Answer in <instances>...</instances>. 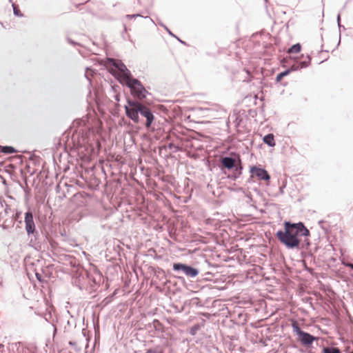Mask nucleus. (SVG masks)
Returning a JSON list of instances; mask_svg holds the SVG:
<instances>
[{"instance_id":"8","label":"nucleus","mask_w":353,"mask_h":353,"mask_svg":"<svg viewBox=\"0 0 353 353\" xmlns=\"http://www.w3.org/2000/svg\"><path fill=\"white\" fill-rule=\"evenodd\" d=\"M251 172L261 180L269 181L270 179L269 174L264 169L253 167Z\"/></svg>"},{"instance_id":"1","label":"nucleus","mask_w":353,"mask_h":353,"mask_svg":"<svg viewBox=\"0 0 353 353\" xmlns=\"http://www.w3.org/2000/svg\"><path fill=\"white\" fill-rule=\"evenodd\" d=\"M309 230L302 223H284V230L276 232V237L281 243L288 248H294L299 246L301 240L299 236H309Z\"/></svg>"},{"instance_id":"10","label":"nucleus","mask_w":353,"mask_h":353,"mask_svg":"<svg viewBox=\"0 0 353 353\" xmlns=\"http://www.w3.org/2000/svg\"><path fill=\"white\" fill-rule=\"evenodd\" d=\"M263 142L269 146L274 147L275 145L274 137L273 134H268L263 137Z\"/></svg>"},{"instance_id":"4","label":"nucleus","mask_w":353,"mask_h":353,"mask_svg":"<svg viewBox=\"0 0 353 353\" xmlns=\"http://www.w3.org/2000/svg\"><path fill=\"white\" fill-rule=\"evenodd\" d=\"M127 86L130 88L131 94L137 99L141 101L146 97L148 91L138 79H133Z\"/></svg>"},{"instance_id":"17","label":"nucleus","mask_w":353,"mask_h":353,"mask_svg":"<svg viewBox=\"0 0 353 353\" xmlns=\"http://www.w3.org/2000/svg\"><path fill=\"white\" fill-rule=\"evenodd\" d=\"M349 266L353 268V264H350Z\"/></svg>"},{"instance_id":"9","label":"nucleus","mask_w":353,"mask_h":353,"mask_svg":"<svg viewBox=\"0 0 353 353\" xmlns=\"http://www.w3.org/2000/svg\"><path fill=\"white\" fill-rule=\"evenodd\" d=\"M221 165L229 170L232 169L235 165V160L230 157H223L221 159Z\"/></svg>"},{"instance_id":"7","label":"nucleus","mask_w":353,"mask_h":353,"mask_svg":"<svg viewBox=\"0 0 353 353\" xmlns=\"http://www.w3.org/2000/svg\"><path fill=\"white\" fill-rule=\"evenodd\" d=\"M25 223L27 232L28 234H32L35 230V225L33 220V215L31 212L26 213Z\"/></svg>"},{"instance_id":"3","label":"nucleus","mask_w":353,"mask_h":353,"mask_svg":"<svg viewBox=\"0 0 353 353\" xmlns=\"http://www.w3.org/2000/svg\"><path fill=\"white\" fill-rule=\"evenodd\" d=\"M113 65L114 68H112L111 72L122 84L127 85L134 79L130 70L121 61H113Z\"/></svg>"},{"instance_id":"13","label":"nucleus","mask_w":353,"mask_h":353,"mask_svg":"<svg viewBox=\"0 0 353 353\" xmlns=\"http://www.w3.org/2000/svg\"><path fill=\"white\" fill-rule=\"evenodd\" d=\"M12 7H13V12H14V15H16L17 17L23 16L21 10H19L17 5H16L15 3H12Z\"/></svg>"},{"instance_id":"16","label":"nucleus","mask_w":353,"mask_h":353,"mask_svg":"<svg viewBox=\"0 0 353 353\" xmlns=\"http://www.w3.org/2000/svg\"><path fill=\"white\" fill-rule=\"evenodd\" d=\"M146 353H163L162 352H156L152 350H148Z\"/></svg>"},{"instance_id":"18","label":"nucleus","mask_w":353,"mask_h":353,"mask_svg":"<svg viewBox=\"0 0 353 353\" xmlns=\"http://www.w3.org/2000/svg\"><path fill=\"white\" fill-rule=\"evenodd\" d=\"M302 64L303 65L302 67H306V65L304 64V63H302Z\"/></svg>"},{"instance_id":"2","label":"nucleus","mask_w":353,"mask_h":353,"mask_svg":"<svg viewBox=\"0 0 353 353\" xmlns=\"http://www.w3.org/2000/svg\"><path fill=\"white\" fill-rule=\"evenodd\" d=\"M124 108L126 116L134 123H138L139 122V114H140L146 119L145 127L147 128H150L154 120V116L148 107L137 101L128 100Z\"/></svg>"},{"instance_id":"6","label":"nucleus","mask_w":353,"mask_h":353,"mask_svg":"<svg viewBox=\"0 0 353 353\" xmlns=\"http://www.w3.org/2000/svg\"><path fill=\"white\" fill-rule=\"evenodd\" d=\"M173 269L174 270H182L186 276L190 277H195L199 274L196 269L182 263H174Z\"/></svg>"},{"instance_id":"11","label":"nucleus","mask_w":353,"mask_h":353,"mask_svg":"<svg viewBox=\"0 0 353 353\" xmlns=\"http://www.w3.org/2000/svg\"><path fill=\"white\" fill-rule=\"evenodd\" d=\"M301 50V46L299 43H296L289 48L288 52L290 54L299 53Z\"/></svg>"},{"instance_id":"14","label":"nucleus","mask_w":353,"mask_h":353,"mask_svg":"<svg viewBox=\"0 0 353 353\" xmlns=\"http://www.w3.org/2000/svg\"><path fill=\"white\" fill-rule=\"evenodd\" d=\"M290 70H285V71H284V72H281V73L277 75V77H276V81H277V82H280V81H281V79H282L284 77L287 76V75L290 73Z\"/></svg>"},{"instance_id":"15","label":"nucleus","mask_w":353,"mask_h":353,"mask_svg":"<svg viewBox=\"0 0 353 353\" xmlns=\"http://www.w3.org/2000/svg\"><path fill=\"white\" fill-rule=\"evenodd\" d=\"M1 151L4 153L7 154H12L15 152L14 149L12 147L10 146H6L3 147L1 150Z\"/></svg>"},{"instance_id":"12","label":"nucleus","mask_w":353,"mask_h":353,"mask_svg":"<svg viewBox=\"0 0 353 353\" xmlns=\"http://www.w3.org/2000/svg\"><path fill=\"white\" fill-rule=\"evenodd\" d=\"M323 353H341V352L336 347H325L323 349Z\"/></svg>"},{"instance_id":"5","label":"nucleus","mask_w":353,"mask_h":353,"mask_svg":"<svg viewBox=\"0 0 353 353\" xmlns=\"http://www.w3.org/2000/svg\"><path fill=\"white\" fill-rule=\"evenodd\" d=\"M292 327L294 332L298 335V339L302 344L308 345L312 344L316 339L312 335L302 331L296 321H292Z\"/></svg>"}]
</instances>
